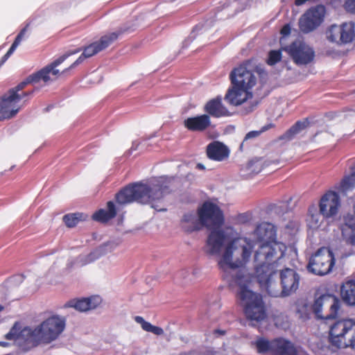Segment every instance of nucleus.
Returning a JSON list of instances; mask_svg holds the SVG:
<instances>
[{
	"label": "nucleus",
	"instance_id": "20e7f679",
	"mask_svg": "<svg viewBox=\"0 0 355 355\" xmlns=\"http://www.w3.org/2000/svg\"><path fill=\"white\" fill-rule=\"evenodd\" d=\"M173 180L165 177H160L152 182L151 185L135 183L126 187L116 195V202L120 205H125L137 202L141 204L151 203L152 207L157 211H166L164 208H158L154 202L160 200L168 194L171 184Z\"/></svg>",
	"mask_w": 355,
	"mask_h": 355
},
{
	"label": "nucleus",
	"instance_id": "de8ad7c7",
	"mask_svg": "<svg viewBox=\"0 0 355 355\" xmlns=\"http://www.w3.org/2000/svg\"><path fill=\"white\" fill-rule=\"evenodd\" d=\"M8 345H9L8 343L4 342V341H0V346L6 347H8Z\"/></svg>",
	"mask_w": 355,
	"mask_h": 355
},
{
	"label": "nucleus",
	"instance_id": "79ce46f5",
	"mask_svg": "<svg viewBox=\"0 0 355 355\" xmlns=\"http://www.w3.org/2000/svg\"><path fill=\"white\" fill-rule=\"evenodd\" d=\"M15 51V49H12L10 46L9 50L8 51V52L1 58V61L0 65L3 64L8 60V58L13 53V52Z\"/></svg>",
	"mask_w": 355,
	"mask_h": 355
},
{
	"label": "nucleus",
	"instance_id": "58836bf2",
	"mask_svg": "<svg viewBox=\"0 0 355 355\" xmlns=\"http://www.w3.org/2000/svg\"><path fill=\"white\" fill-rule=\"evenodd\" d=\"M270 127H272V124H270L268 125H266V126H263L260 130L257 131V130H253V131H250L249 132H248L242 142V144H241V148L243 147L244 143L245 141H247L249 139H254V138H256L257 137H259L261 133L268 130Z\"/></svg>",
	"mask_w": 355,
	"mask_h": 355
},
{
	"label": "nucleus",
	"instance_id": "8fccbe9b",
	"mask_svg": "<svg viewBox=\"0 0 355 355\" xmlns=\"http://www.w3.org/2000/svg\"><path fill=\"white\" fill-rule=\"evenodd\" d=\"M254 106H252V107L250 108V110H248V112H252V111L253 110V109H254Z\"/></svg>",
	"mask_w": 355,
	"mask_h": 355
},
{
	"label": "nucleus",
	"instance_id": "2f4dec72",
	"mask_svg": "<svg viewBox=\"0 0 355 355\" xmlns=\"http://www.w3.org/2000/svg\"><path fill=\"white\" fill-rule=\"evenodd\" d=\"M355 187V171L343 178L338 186L336 187L337 190L345 195L348 191H352Z\"/></svg>",
	"mask_w": 355,
	"mask_h": 355
},
{
	"label": "nucleus",
	"instance_id": "603ef678",
	"mask_svg": "<svg viewBox=\"0 0 355 355\" xmlns=\"http://www.w3.org/2000/svg\"><path fill=\"white\" fill-rule=\"evenodd\" d=\"M3 309V307L1 306H0V311Z\"/></svg>",
	"mask_w": 355,
	"mask_h": 355
},
{
	"label": "nucleus",
	"instance_id": "cd10ccee",
	"mask_svg": "<svg viewBox=\"0 0 355 355\" xmlns=\"http://www.w3.org/2000/svg\"><path fill=\"white\" fill-rule=\"evenodd\" d=\"M101 51L97 45V43L93 42L87 46L85 47L83 49V53L79 56V58L68 68L62 71L64 73L69 69H73L81 64L86 58H89L96 53H99Z\"/></svg>",
	"mask_w": 355,
	"mask_h": 355
},
{
	"label": "nucleus",
	"instance_id": "09e8293b",
	"mask_svg": "<svg viewBox=\"0 0 355 355\" xmlns=\"http://www.w3.org/2000/svg\"><path fill=\"white\" fill-rule=\"evenodd\" d=\"M193 354L191 353V352H189V353H182V354H180V355H193Z\"/></svg>",
	"mask_w": 355,
	"mask_h": 355
},
{
	"label": "nucleus",
	"instance_id": "39448f33",
	"mask_svg": "<svg viewBox=\"0 0 355 355\" xmlns=\"http://www.w3.org/2000/svg\"><path fill=\"white\" fill-rule=\"evenodd\" d=\"M254 68L252 61L248 60L231 71L232 87L228 89L225 96L230 105L239 106L252 98L250 89L257 83Z\"/></svg>",
	"mask_w": 355,
	"mask_h": 355
},
{
	"label": "nucleus",
	"instance_id": "e433bc0d",
	"mask_svg": "<svg viewBox=\"0 0 355 355\" xmlns=\"http://www.w3.org/2000/svg\"><path fill=\"white\" fill-rule=\"evenodd\" d=\"M263 168V162L261 159L251 160L247 165L246 169L249 174L255 175L261 171Z\"/></svg>",
	"mask_w": 355,
	"mask_h": 355
},
{
	"label": "nucleus",
	"instance_id": "7ed1b4c3",
	"mask_svg": "<svg viewBox=\"0 0 355 355\" xmlns=\"http://www.w3.org/2000/svg\"><path fill=\"white\" fill-rule=\"evenodd\" d=\"M281 259H274L270 263L254 266V278L261 289L274 297L291 295L297 290L300 284V275L295 270L288 268L280 270V284L277 282V267Z\"/></svg>",
	"mask_w": 355,
	"mask_h": 355
},
{
	"label": "nucleus",
	"instance_id": "a18cd8bd",
	"mask_svg": "<svg viewBox=\"0 0 355 355\" xmlns=\"http://www.w3.org/2000/svg\"><path fill=\"white\" fill-rule=\"evenodd\" d=\"M196 168H198L199 170H204L205 168V166L202 164L198 163L196 165Z\"/></svg>",
	"mask_w": 355,
	"mask_h": 355
},
{
	"label": "nucleus",
	"instance_id": "7c9ffc66",
	"mask_svg": "<svg viewBox=\"0 0 355 355\" xmlns=\"http://www.w3.org/2000/svg\"><path fill=\"white\" fill-rule=\"evenodd\" d=\"M323 216L317 210L315 206H312L309 209V214L307 217V224L311 229H318L323 220Z\"/></svg>",
	"mask_w": 355,
	"mask_h": 355
},
{
	"label": "nucleus",
	"instance_id": "1a4fd4ad",
	"mask_svg": "<svg viewBox=\"0 0 355 355\" xmlns=\"http://www.w3.org/2000/svg\"><path fill=\"white\" fill-rule=\"evenodd\" d=\"M329 340L338 348L351 347L355 349V321L344 319L336 322L331 327Z\"/></svg>",
	"mask_w": 355,
	"mask_h": 355
},
{
	"label": "nucleus",
	"instance_id": "f704fd0d",
	"mask_svg": "<svg viewBox=\"0 0 355 355\" xmlns=\"http://www.w3.org/2000/svg\"><path fill=\"white\" fill-rule=\"evenodd\" d=\"M135 320L140 324L142 329L146 331L151 332L157 336H160L164 334V330L161 327L151 324L150 322L145 321L141 316H136Z\"/></svg>",
	"mask_w": 355,
	"mask_h": 355
},
{
	"label": "nucleus",
	"instance_id": "a19ab883",
	"mask_svg": "<svg viewBox=\"0 0 355 355\" xmlns=\"http://www.w3.org/2000/svg\"><path fill=\"white\" fill-rule=\"evenodd\" d=\"M345 8L351 12L355 13V0H347L345 3Z\"/></svg>",
	"mask_w": 355,
	"mask_h": 355
},
{
	"label": "nucleus",
	"instance_id": "9b49d317",
	"mask_svg": "<svg viewBox=\"0 0 355 355\" xmlns=\"http://www.w3.org/2000/svg\"><path fill=\"white\" fill-rule=\"evenodd\" d=\"M312 309L318 318L334 319L340 309V301L334 295L323 294L315 298Z\"/></svg>",
	"mask_w": 355,
	"mask_h": 355
},
{
	"label": "nucleus",
	"instance_id": "dca6fc26",
	"mask_svg": "<svg viewBox=\"0 0 355 355\" xmlns=\"http://www.w3.org/2000/svg\"><path fill=\"white\" fill-rule=\"evenodd\" d=\"M340 207V200L338 194L331 191L327 192L321 198L319 205L320 214L327 218L336 216Z\"/></svg>",
	"mask_w": 355,
	"mask_h": 355
},
{
	"label": "nucleus",
	"instance_id": "473e14b6",
	"mask_svg": "<svg viewBox=\"0 0 355 355\" xmlns=\"http://www.w3.org/2000/svg\"><path fill=\"white\" fill-rule=\"evenodd\" d=\"M341 27L340 25L333 24L326 31L327 39L334 43L338 44H342L341 38Z\"/></svg>",
	"mask_w": 355,
	"mask_h": 355
},
{
	"label": "nucleus",
	"instance_id": "c85d7f7f",
	"mask_svg": "<svg viewBox=\"0 0 355 355\" xmlns=\"http://www.w3.org/2000/svg\"><path fill=\"white\" fill-rule=\"evenodd\" d=\"M275 339L269 340L265 338L260 337L252 343L259 354H270L272 355L274 351Z\"/></svg>",
	"mask_w": 355,
	"mask_h": 355
},
{
	"label": "nucleus",
	"instance_id": "0eeeda50",
	"mask_svg": "<svg viewBox=\"0 0 355 355\" xmlns=\"http://www.w3.org/2000/svg\"><path fill=\"white\" fill-rule=\"evenodd\" d=\"M43 81V76L40 71L30 75L26 79L17 85L15 87L9 90L1 100H0V120L10 119L16 115L23 105H20V101L24 97L31 95L35 92L33 89L28 92H21V91L28 84H37Z\"/></svg>",
	"mask_w": 355,
	"mask_h": 355
},
{
	"label": "nucleus",
	"instance_id": "412c9836",
	"mask_svg": "<svg viewBox=\"0 0 355 355\" xmlns=\"http://www.w3.org/2000/svg\"><path fill=\"white\" fill-rule=\"evenodd\" d=\"M204 110L208 113L209 116L210 115L216 118L229 115V111L223 105L222 98L220 96L209 101L205 104Z\"/></svg>",
	"mask_w": 355,
	"mask_h": 355
},
{
	"label": "nucleus",
	"instance_id": "bb28decb",
	"mask_svg": "<svg viewBox=\"0 0 355 355\" xmlns=\"http://www.w3.org/2000/svg\"><path fill=\"white\" fill-rule=\"evenodd\" d=\"M128 28H120L115 32L110 33L102 36L98 41L96 42L100 51H101L107 48L110 44H112L118 39L120 35L128 31Z\"/></svg>",
	"mask_w": 355,
	"mask_h": 355
},
{
	"label": "nucleus",
	"instance_id": "b1692460",
	"mask_svg": "<svg viewBox=\"0 0 355 355\" xmlns=\"http://www.w3.org/2000/svg\"><path fill=\"white\" fill-rule=\"evenodd\" d=\"M340 295L344 302L355 305V281L348 280L343 284L340 288Z\"/></svg>",
	"mask_w": 355,
	"mask_h": 355
},
{
	"label": "nucleus",
	"instance_id": "4c0bfd02",
	"mask_svg": "<svg viewBox=\"0 0 355 355\" xmlns=\"http://www.w3.org/2000/svg\"><path fill=\"white\" fill-rule=\"evenodd\" d=\"M282 59V52L280 50H272L268 53L267 60L268 64L272 66L279 62Z\"/></svg>",
	"mask_w": 355,
	"mask_h": 355
},
{
	"label": "nucleus",
	"instance_id": "f257e3e1",
	"mask_svg": "<svg viewBox=\"0 0 355 355\" xmlns=\"http://www.w3.org/2000/svg\"><path fill=\"white\" fill-rule=\"evenodd\" d=\"M65 327L66 318L53 314L34 327L21 328L15 323L5 335V338L13 340L23 351L27 352L39 345H47L55 341L64 331Z\"/></svg>",
	"mask_w": 355,
	"mask_h": 355
},
{
	"label": "nucleus",
	"instance_id": "c03bdc74",
	"mask_svg": "<svg viewBox=\"0 0 355 355\" xmlns=\"http://www.w3.org/2000/svg\"><path fill=\"white\" fill-rule=\"evenodd\" d=\"M141 142L138 141H134L132 142V147L130 148V150L132 151V150H136L138 148V146L140 145Z\"/></svg>",
	"mask_w": 355,
	"mask_h": 355
},
{
	"label": "nucleus",
	"instance_id": "72a5a7b5",
	"mask_svg": "<svg viewBox=\"0 0 355 355\" xmlns=\"http://www.w3.org/2000/svg\"><path fill=\"white\" fill-rule=\"evenodd\" d=\"M306 121L296 122L289 130L280 137V139L291 140L307 126Z\"/></svg>",
	"mask_w": 355,
	"mask_h": 355
},
{
	"label": "nucleus",
	"instance_id": "9d476101",
	"mask_svg": "<svg viewBox=\"0 0 355 355\" xmlns=\"http://www.w3.org/2000/svg\"><path fill=\"white\" fill-rule=\"evenodd\" d=\"M335 263L333 252L327 248H320L309 259L308 270L317 275L329 273Z\"/></svg>",
	"mask_w": 355,
	"mask_h": 355
},
{
	"label": "nucleus",
	"instance_id": "2eb2a0df",
	"mask_svg": "<svg viewBox=\"0 0 355 355\" xmlns=\"http://www.w3.org/2000/svg\"><path fill=\"white\" fill-rule=\"evenodd\" d=\"M325 12V8L323 6H317L309 9L300 18V31L304 33H309L315 30L322 23Z\"/></svg>",
	"mask_w": 355,
	"mask_h": 355
},
{
	"label": "nucleus",
	"instance_id": "f03ea898",
	"mask_svg": "<svg viewBox=\"0 0 355 355\" xmlns=\"http://www.w3.org/2000/svg\"><path fill=\"white\" fill-rule=\"evenodd\" d=\"M254 242L245 237L233 238L227 243L218 266L223 277L230 286L248 282L250 277L238 270L250 259Z\"/></svg>",
	"mask_w": 355,
	"mask_h": 355
},
{
	"label": "nucleus",
	"instance_id": "f3484780",
	"mask_svg": "<svg viewBox=\"0 0 355 355\" xmlns=\"http://www.w3.org/2000/svg\"><path fill=\"white\" fill-rule=\"evenodd\" d=\"M81 51V49H76L75 50L68 51L62 56L54 60L50 64L46 66L41 70L40 73L43 76V82L47 83L49 81H52L58 77L60 71L55 68L62 63L69 56L76 54Z\"/></svg>",
	"mask_w": 355,
	"mask_h": 355
},
{
	"label": "nucleus",
	"instance_id": "6e6552de",
	"mask_svg": "<svg viewBox=\"0 0 355 355\" xmlns=\"http://www.w3.org/2000/svg\"><path fill=\"white\" fill-rule=\"evenodd\" d=\"M248 282H242L237 284L239 286L238 299L247 318L257 322L263 320L266 318V310L262 296L248 288Z\"/></svg>",
	"mask_w": 355,
	"mask_h": 355
},
{
	"label": "nucleus",
	"instance_id": "a211bd4d",
	"mask_svg": "<svg viewBox=\"0 0 355 355\" xmlns=\"http://www.w3.org/2000/svg\"><path fill=\"white\" fill-rule=\"evenodd\" d=\"M184 125L190 131L202 132L211 125L210 116L205 114L189 117L184 121Z\"/></svg>",
	"mask_w": 355,
	"mask_h": 355
},
{
	"label": "nucleus",
	"instance_id": "ddd939ff",
	"mask_svg": "<svg viewBox=\"0 0 355 355\" xmlns=\"http://www.w3.org/2000/svg\"><path fill=\"white\" fill-rule=\"evenodd\" d=\"M234 232L231 227L211 231L206 241L205 252L210 255L219 254L223 245L230 241Z\"/></svg>",
	"mask_w": 355,
	"mask_h": 355
},
{
	"label": "nucleus",
	"instance_id": "aec40b11",
	"mask_svg": "<svg viewBox=\"0 0 355 355\" xmlns=\"http://www.w3.org/2000/svg\"><path fill=\"white\" fill-rule=\"evenodd\" d=\"M180 225L182 229L188 233L198 231L203 227L198 213L193 211L187 213L183 216Z\"/></svg>",
	"mask_w": 355,
	"mask_h": 355
},
{
	"label": "nucleus",
	"instance_id": "37998d69",
	"mask_svg": "<svg viewBox=\"0 0 355 355\" xmlns=\"http://www.w3.org/2000/svg\"><path fill=\"white\" fill-rule=\"evenodd\" d=\"M291 33V26L289 24L284 25L281 29V34L284 36H287Z\"/></svg>",
	"mask_w": 355,
	"mask_h": 355
},
{
	"label": "nucleus",
	"instance_id": "393cba45",
	"mask_svg": "<svg viewBox=\"0 0 355 355\" xmlns=\"http://www.w3.org/2000/svg\"><path fill=\"white\" fill-rule=\"evenodd\" d=\"M107 210L101 209L96 211L93 214L92 218L96 221L105 223L114 218L116 214V211L114 202L109 201L107 202Z\"/></svg>",
	"mask_w": 355,
	"mask_h": 355
},
{
	"label": "nucleus",
	"instance_id": "423d86ee",
	"mask_svg": "<svg viewBox=\"0 0 355 355\" xmlns=\"http://www.w3.org/2000/svg\"><path fill=\"white\" fill-rule=\"evenodd\" d=\"M254 236L262 243L254 254L255 266L270 263L274 259H282L284 255L286 246L276 242V229L270 223H261L254 231Z\"/></svg>",
	"mask_w": 355,
	"mask_h": 355
},
{
	"label": "nucleus",
	"instance_id": "6ab92c4d",
	"mask_svg": "<svg viewBox=\"0 0 355 355\" xmlns=\"http://www.w3.org/2000/svg\"><path fill=\"white\" fill-rule=\"evenodd\" d=\"M207 157L212 160L221 162L229 157L228 148L220 141H213L207 147Z\"/></svg>",
	"mask_w": 355,
	"mask_h": 355
},
{
	"label": "nucleus",
	"instance_id": "c9c22d12",
	"mask_svg": "<svg viewBox=\"0 0 355 355\" xmlns=\"http://www.w3.org/2000/svg\"><path fill=\"white\" fill-rule=\"evenodd\" d=\"M85 217L83 214L74 213L71 214H67L63 217V221L66 225L69 227H73L76 226L79 221L85 220Z\"/></svg>",
	"mask_w": 355,
	"mask_h": 355
},
{
	"label": "nucleus",
	"instance_id": "3c124183",
	"mask_svg": "<svg viewBox=\"0 0 355 355\" xmlns=\"http://www.w3.org/2000/svg\"><path fill=\"white\" fill-rule=\"evenodd\" d=\"M94 254H95V252H94V253H91V254H89V257H94Z\"/></svg>",
	"mask_w": 355,
	"mask_h": 355
},
{
	"label": "nucleus",
	"instance_id": "5701e85b",
	"mask_svg": "<svg viewBox=\"0 0 355 355\" xmlns=\"http://www.w3.org/2000/svg\"><path fill=\"white\" fill-rule=\"evenodd\" d=\"M101 302V299L99 296H92L90 297L80 299L76 301H71L69 303V306L75 308L79 311L83 312L96 309Z\"/></svg>",
	"mask_w": 355,
	"mask_h": 355
},
{
	"label": "nucleus",
	"instance_id": "a878e982",
	"mask_svg": "<svg viewBox=\"0 0 355 355\" xmlns=\"http://www.w3.org/2000/svg\"><path fill=\"white\" fill-rule=\"evenodd\" d=\"M128 28H120L115 32L110 33L102 36L98 41L96 42L100 51H101L107 48L110 44H112L118 39L120 35L128 31Z\"/></svg>",
	"mask_w": 355,
	"mask_h": 355
},
{
	"label": "nucleus",
	"instance_id": "c756f323",
	"mask_svg": "<svg viewBox=\"0 0 355 355\" xmlns=\"http://www.w3.org/2000/svg\"><path fill=\"white\" fill-rule=\"evenodd\" d=\"M342 44L352 42L355 39V24L354 22H346L340 25Z\"/></svg>",
	"mask_w": 355,
	"mask_h": 355
},
{
	"label": "nucleus",
	"instance_id": "49530a36",
	"mask_svg": "<svg viewBox=\"0 0 355 355\" xmlns=\"http://www.w3.org/2000/svg\"><path fill=\"white\" fill-rule=\"evenodd\" d=\"M214 333L216 334L224 335L225 331H223V330L216 329V330L214 331Z\"/></svg>",
	"mask_w": 355,
	"mask_h": 355
},
{
	"label": "nucleus",
	"instance_id": "ea45409f",
	"mask_svg": "<svg viewBox=\"0 0 355 355\" xmlns=\"http://www.w3.org/2000/svg\"><path fill=\"white\" fill-rule=\"evenodd\" d=\"M28 26V24H27L23 29H21L19 33L17 35L14 42L11 45V47L12 49H16L17 47L19 45L26 33Z\"/></svg>",
	"mask_w": 355,
	"mask_h": 355
},
{
	"label": "nucleus",
	"instance_id": "f8f14e48",
	"mask_svg": "<svg viewBox=\"0 0 355 355\" xmlns=\"http://www.w3.org/2000/svg\"><path fill=\"white\" fill-rule=\"evenodd\" d=\"M202 227L208 229L221 226L224 222L223 214L220 209L215 204L205 202L198 209Z\"/></svg>",
	"mask_w": 355,
	"mask_h": 355
},
{
	"label": "nucleus",
	"instance_id": "4468645a",
	"mask_svg": "<svg viewBox=\"0 0 355 355\" xmlns=\"http://www.w3.org/2000/svg\"><path fill=\"white\" fill-rule=\"evenodd\" d=\"M284 50L297 65H306L311 63L315 57L313 48L300 40L292 42Z\"/></svg>",
	"mask_w": 355,
	"mask_h": 355
},
{
	"label": "nucleus",
	"instance_id": "4be33fe9",
	"mask_svg": "<svg viewBox=\"0 0 355 355\" xmlns=\"http://www.w3.org/2000/svg\"><path fill=\"white\" fill-rule=\"evenodd\" d=\"M272 355H298V349L292 342L279 338L275 339Z\"/></svg>",
	"mask_w": 355,
	"mask_h": 355
}]
</instances>
